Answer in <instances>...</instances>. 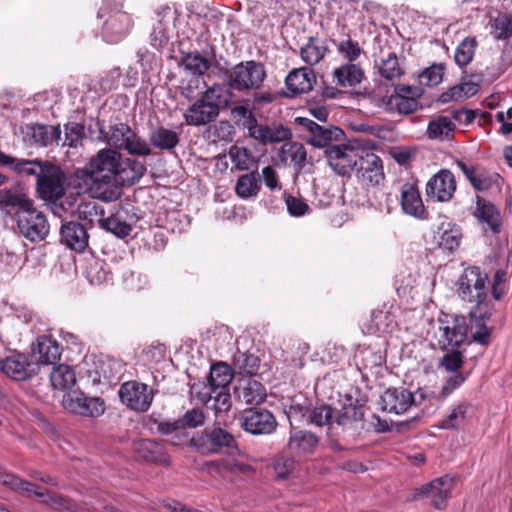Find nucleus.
Instances as JSON below:
<instances>
[{"instance_id":"1","label":"nucleus","mask_w":512,"mask_h":512,"mask_svg":"<svg viewBox=\"0 0 512 512\" xmlns=\"http://www.w3.org/2000/svg\"><path fill=\"white\" fill-rule=\"evenodd\" d=\"M121 155L116 150L102 149L75 172L78 187L88 191L92 198L105 202L115 201L120 190L115 185Z\"/></svg>"},{"instance_id":"2","label":"nucleus","mask_w":512,"mask_h":512,"mask_svg":"<svg viewBox=\"0 0 512 512\" xmlns=\"http://www.w3.org/2000/svg\"><path fill=\"white\" fill-rule=\"evenodd\" d=\"M232 92L221 84L207 87L184 112L185 122L191 126H204L214 122L221 110L232 102Z\"/></svg>"},{"instance_id":"3","label":"nucleus","mask_w":512,"mask_h":512,"mask_svg":"<svg viewBox=\"0 0 512 512\" xmlns=\"http://www.w3.org/2000/svg\"><path fill=\"white\" fill-rule=\"evenodd\" d=\"M458 297L472 306L494 305L489 299L488 274L478 266H469L459 275L456 283Z\"/></svg>"},{"instance_id":"4","label":"nucleus","mask_w":512,"mask_h":512,"mask_svg":"<svg viewBox=\"0 0 512 512\" xmlns=\"http://www.w3.org/2000/svg\"><path fill=\"white\" fill-rule=\"evenodd\" d=\"M295 123L302 131V139L314 148L328 151L332 146L342 142L345 133L334 125L322 126L306 117H297Z\"/></svg>"},{"instance_id":"5","label":"nucleus","mask_w":512,"mask_h":512,"mask_svg":"<svg viewBox=\"0 0 512 512\" xmlns=\"http://www.w3.org/2000/svg\"><path fill=\"white\" fill-rule=\"evenodd\" d=\"M107 143L132 156L145 157L152 154L150 143L125 123H119L110 128Z\"/></svg>"},{"instance_id":"6","label":"nucleus","mask_w":512,"mask_h":512,"mask_svg":"<svg viewBox=\"0 0 512 512\" xmlns=\"http://www.w3.org/2000/svg\"><path fill=\"white\" fill-rule=\"evenodd\" d=\"M266 72L256 61L241 62L227 71V85L238 92L255 90L261 87Z\"/></svg>"},{"instance_id":"7","label":"nucleus","mask_w":512,"mask_h":512,"mask_svg":"<svg viewBox=\"0 0 512 512\" xmlns=\"http://www.w3.org/2000/svg\"><path fill=\"white\" fill-rule=\"evenodd\" d=\"M468 326L464 316H445L439 319L435 338L442 350H455L466 340Z\"/></svg>"},{"instance_id":"8","label":"nucleus","mask_w":512,"mask_h":512,"mask_svg":"<svg viewBox=\"0 0 512 512\" xmlns=\"http://www.w3.org/2000/svg\"><path fill=\"white\" fill-rule=\"evenodd\" d=\"M0 483L23 496L31 497L35 495L42 498L44 503L51 504L56 509H71V503L67 498L40 490L34 484L5 471H0Z\"/></svg>"},{"instance_id":"9","label":"nucleus","mask_w":512,"mask_h":512,"mask_svg":"<svg viewBox=\"0 0 512 512\" xmlns=\"http://www.w3.org/2000/svg\"><path fill=\"white\" fill-rule=\"evenodd\" d=\"M455 486V478L450 475L438 477L415 489L414 498L427 500L436 509H444Z\"/></svg>"},{"instance_id":"10","label":"nucleus","mask_w":512,"mask_h":512,"mask_svg":"<svg viewBox=\"0 0 512 512\" xmlns=\"http://www.w3.org/2000/svg\"><path fill=\"white\" fill-rule=\"evenodd\" d=\"M363 152L339 142L326 151L325 156L333 171L341 176H349L356 169Z\"/></svg>"},{"instance_id":"11","label":"nucleus","mask_w":512,"mask_h":512,"mask_svg":"<svg viewBox=\"0 0 512 512\" xmlns=\"http://www.w3.org/2000/svg\"><path fill=\"white\" fill-rule=\"evenodd\" d=\"M65 182L64 172L50 163L37 181V192L43 200L55 202L65 195Z\"/></svg>"},{"instance_id":"12","label":"nucleus","mask_w":512,"mask_h":512,"mask_svg":"<svg viewBox=\"0 0 512 512\" xmlns=\"http://www.w3.org/2000/svg\"><path fill=\"white\" fill-rule=\"evenodd\" d=\"M20 233L31 242L44 240L49 234V224L45 215L34 204L17 219Z\"/></svg>"},{"instance_id":"13","label":"nucleus","mask_w":512,"mask_h":512,"mask_svg":"<svg viewBox=\"0 0 512 512\" xmlns=\"http://www.w3.org/2000/svg\"><path fill=\"white\" fill-rule=\"evenodd\" d=\"M62 405L68 412L86 417H99L105 411L103 400L98 397H88L78 391L65 394Z\"/></svg>"},{"instance_id":"14","label":"nucleus","mask_w":512,"mask_h":512,"mask_svg":"<svg viewBox=\"0 0 512 512\" xmlns=\"http://www.w3.org/2000/svg\"><path fill=\"white\" fill-rule=\"evenodd\" d=\"M153 396V392L147 384L137 381L125 382L119 389L121 402L139 412H145L150 408Z\"/></svg>"},{"instance_id":"15","label":"nucleus","mask_w":512,"mask_h":512,"mask_svg":"<svg viewBox=\"0 0 512 512\" xmlns=\"http://www.w3.org/2000/svg\"><path fill=\"white\" fill-rule=\"evenodd\" d=\"M203 453H219L225 448L230 455L238 453L234 436L222 428H206L198 446Z\"/></svg>"},{"instance_id":"16","label":"nucleus","mask_w":512,"mask_h":512,"mask_svg":"<svg viewBox=\"0 0 512 512\" xmlns=\"http://www.w3.org/2000/svg\"><path fill=\"white\" fill-rule=\"evenodd\" d=\"M241 426L253 435H267L275 431L277 421L274 415L266 409L250 408L241 418Z\"/></svg>"},{"instance_id":"17","label":"nucleus","mask_w":512,"mask_h":512,"mask_svg":"<svg viewBox=\"0 0 512 512\" xmlns=\"http://www.w3.org/2000/svg\"><path fill=\"white\" fill-rule=\"evenodd\" d=\"M355 171L357 178L367 186H379L385 179L382 160L373 152H363Z\"/></svg>"},{"instance_id":"18","label":"nucleus","mask_w":512,"mask_h":512,"mask_svg":"<svg viewBox=\"0 0 512 512\" xmlns=\"http://www.w3.org/2000/svg\"><path fill=\"white\" fill-rule=\"evenodd\" d=\"M456 191V181L452 172L446 169L440 170L429 179L426 184V193L429 197L439 202L451 200Z\"/></svg>"},{"instance_id":"19","label":"nucleus","mask_w":512,"mask_h":512,"mask_svg":"<svg viewBox=\"0 0 512 512\" xmlns=\"http://www.w3.org/2000/svg\"><path fill=\"white\" fill-rule=\"evenodd\" d=\"M495 311L494 305L485 307L471 306L469 318L471 323L472 338L475 342L487 345L490 340L492 329L486 325Z\"/></svg>"},{"instance_id":"20","label":"nucleus","mask_w":512,"mask_h":512,"mask_svg":"<svg viewBox=\"0 0 512 512\" xmlns=\"http://www.w3.org/2000/svg\"><path fill=\"white\" fill-rule=\"evenodd\" d=\"M413 404L412 393L403 387L388 388L380 398L382 410L397 415L406 412Z\"/></svg>"},{"instance_id":"21","label":"nucleus","mask_w":512,"mask_h":512,"mask_svg":"<svg viewBox=\"0 0 512 512\" xmlns=\"http://www.w3.org/2000/svg\"><path fill=\"white\" fill-rule=\"evenodd\" d=\"M89 234L85 225L68 221L60 229V243L75 252H83L88 246Z\"/></svg>"},{"instance_id":"22","label":"nucleus","mask_w":512,"mask_h":512,"mask_svg":"<svg viewBox=\"0 0 512 512\" xmlns=\"http://www.w3.org/2000/svg\"><path fill=\"white\" fill-rule=\"evenodd\" d=\"M132 27L130 15L117 11L109 16L102 29V36L108 43H118L125 38Z\"/></svg>"},{"instance_id":"23","label":"nucleus","mask_w":512,"mask_h":512,"mask_svg":"<svg viewBox=\"0 0 512 512\" xmlns=\"http://www.w3.org/2000/svg\"><path fill=\"white\" fill-rule=\"evenodd\" d=\"M33 204V200L21 191L7 190L0 195V212L5 216L15 215L16 220Z\"/></svg>"},{"instance_id":"24","label":"nucleus","mask_w":512,"mask_h":512,"mask_svg":"<svg viewBox=\"0 0 512 512\" xmlns=\"http://www.w3.org/2000/svg\"><path fill=\"white\" fill-rule=\"evenodd\" d=\"M250 137L263 145L288 141L292 138V132L282 124H259L251 131Z\"/></svg>"},{"instance_id":"25","label":"nucleus","mask_w":512,"mask_h":512,"mask_svg":"<svg viewBox=\"0 0 512 512\" xmlns=\"http://www.w3.org/2000/svg\"><path fill=\"white\" fill-rule=\"evenodd\" d=\"M25 137L32 145L46 147L58 143L61 139V129L59 126L29 124L25 129Z\"/></svg>"},{"instance_id":"26","label":"nucleus","mask_w":512,"mask_h":512,"mask_svg":"<svg viewBox=\"0 0 512 512\" xmlns=\"http://www.w3.org/2000/svg\"><path fill=\"white\" fill-rule=\"evenodd\" d=\"M316 83V75L310 68H296L289 72L285 84L290 92L289 96L308 93Z\"/></svg>"},{"instance_id":"27","label":"nucleus","mask_w":512,"mask_h":512,"mask_svg":"<svg viewBox=\"0 0 512 512\" xmlns=\"http://www.w3.org/2000/svg\"><path fill=\"white\" fill-rule=\"evenodd\" d=\"M33 356L40 364H56L61 357L62 347L51 336L43 335L37 338V342L32 347Z\"/></svg>"},{"instance_id":"28","label":"nucleus","mask_w":512,"mask_h":512,"mask_svg":"<svg viewBox=\"0 0 512 512\" xmlns=\"http://www.w3.org/2000/svg\"><path fill=\"white\" fill-rule=\"evenodd\" d=\"M473 413L474 406L467 400H461L452 405L448 414L440 421L438 427L446 430H457L465 425Z\"/></svg>"},{"instance_id":"29","label":"nucleus","mask_w":512,"mask_h":512,"mask_svg":"<svg viewBox=\"0 0 512 512\" xmlns=\"http://www.w3.org/2000/svg\"><path fill=\"white\" fill-rule=\"evenodd\" d=\"M401 207L404 213L418 219L426 218V209L417 187L405 183L401 187Z\"/></svg>"},{"instance_id":"30","label":"nucleus","mask_w":512,"mask_h":512,"mask_svg":"<svg viewBox=\"0 0 512 512\" xmlns=\"http://www.w3.org/2000/svg\"><path fill=\"white\" fill-rule=\"evenodd\" d=\"M234 453L231 456H234ZM208 473L213 477L225 478L229 474H246L252 471V467L248 464L239 462L234 457L221 458L216 461L206 463Z\"/></svg>"},{"instance_id":"31","label":"nucleus","mask_w":512,"mask_h":512,"mask_svg":"<svg viewBox=\"0 0 512 512\" xmlns=\"http://www.w3.org/2000/svg\"><path fill=\"white\" fill-rule=\"evenodd\" d=\"M234 392L245 404H260L266 398L264 386L257 380L246 378L239 381Z\"/></svg>"},{"instance_id":"32","label":"nucleus","mask_w":512,"mask_h":512,"mask_svg":"<svg viewBox=\"0 0 512 512\" xmlns=\"http://www.w3.org/2000/svg\"><path fill=\"white\" fill-rule=\"evenodd\" d=\"M29 361L25 354L12 353L10 356L0 360V370L11 379L25 380L28 373Z\"/></svg>"},{"instance_id":"33","label":"nucleus","mask_w":512,"mask_h":512,"mask_svg":"<svg viewBox=\"0 0 512 512\" xmlns=\"http://www.w3.org/2000/svg\"><path fill=\"white\" fill-rule=\"evenodd\" d=\"M146 171V167L139 161L132 160L122 162L115 177V185L120 190L121 186L133 185L140 180Z\"/></svg>"},{"instance_id":"34","label":"nucleus","mask_w":512,"mask_h":512,"mask_svg":"<svg viewBox=\"0 0 512 512\" xmlns=\"http://www.w3.org/2000/svg\"><path fill=\"white\" fill-rule=\"evenodd\" d=\"M134 450L139 457L146 461L159 464H167L169 461L163 447L154 440L141 439L134 443Z\"/></svg>"},{"instance_id":"35","label":"nucleus","mask_w":512,"mask_h":512,"mask_svg":"<svg viewBox=\"0 0 512 512\" xmlns=\"http://www.w3.org/2000/svg\"><path fill=\"white\" fill-rule=\"evenodd\" d=\"M474 214L481 222L486 223L492 232L498 233L500 231V212L492 203H489L483 198L477 196L476 211Z\"/></svg>"},{"instance_id":"36","label":"nucleus","mask_w":512,"mask_h":512,"mask_svg":"<svg viewBox=\"0 0 512 512\" xmlns=\"http://www.w3.org/2000/svg\"><path fill=\"white\" fill-rule=\"evenodd\" d=\"M455 128L452 115H439L428 123L427 137L432 140H449L452 138Z\"/></svg>"},{"instance_id":"37","label":"nucleus","mask_w":512,"mask_h":512,"mask_svg":"<svg viewBox=\"0 0 512 512\" xmlns=\"http://www.w3.org/2000/svg\"><path fill=\"white\" fill-rule=\"evenodd\" d=\"M364 77L363 69L354 63H346L333 71V78L342 87L358 85Z\"/></svg>"},{"instance_id":"38","label":"nucleus","mask_w":512,"mask_h":512,"mask_svg":"<svg viewBox=\"0 0 512 512\" xmlns=\"http://www.w3.org/2000/svg\"><path fill=\"white\" fill-rule=\"evenodd\" d=\"M278 156L281 162H291L297 169H302L306 164L307 151L302 143L286 142L279 149Z\"/></svg>"},{"instance_id":"39","label":"nucleus","mask_w":512,"mask_h":512,"mask_svg":"<svg viewBox=\"0 0 512 512\" xmlns=\"http://www.w3.org/2000/svg\"><path fill=\"white\" fill-rule=\"evenodd\" d=\"M318 444V438L307 431H294L291 432L288 447L296 454H307L311 453Z\"/></svg>"},{"instance_id":"40","label":"nucleus","mask_w":512,"mask_h":512,"mask_svg":"<svg viewBox=\"0 0 512 512\" xmlns=\"http://www.w3.org/2000/svg\"><path fill=\"white\" fill-rule=\"evenodd\" d=\"M150 146L160 150L171 151L179 144L177 132L165 127H157L149 134Z\"/></svg>"},{"instance_id":"41","label":"nucleus","mask_w":512,"mask_h":512,"mask_svg":"<svg viewBox=\"0 0 512 512\" xmlns=\"http://www.w3.org/2000/svg\"><path fill=\"white\" fill-rule=\"evenodd\" d=\"M438 245L441 249L452 252L459 247L462 232L459 226L451 223H442L438 229Z\"/></svg>"},{"instance_id":"42","label":"nucleus","mask_w":512,"mask_h":512,"mask_svg":"<svg viewBox=\"0 0 512 512\" xmlns=\"http://www.w3.org/2000/svg\"><path fill=\"white\" fill-rule=\"evenodd\" d=\"M50 163L47 161L26 160L18 159L13 157V161L6 166L23 176H35L37 180L41 177L47 165Z\"/></svg>"},{"instance_id":"43","label":"nucleus","mask_w":512,"mask_h":512,"mask_svg":"<svg viewBox=\"0 0 512 512\" xmlns=\"http://www.w3.org/2000/svg\"><path fill=\"white\" fill-rule=\"evenodd\" d=\"M480 85L478 82L467 80L462 81L458 85L451 87L448 91L440 95L439 101L447 103L450 101H457L462 98L474 96L479 91Z\"/></svg>"},{"instance_id":"44","label":"nucleus","mask_w":512,"mask_h":512,"mask_svg":"<svg viewBox=\"0 0 512 512\" xmlns=\"http://www.w3.org/2000/svg\"><path fill=\"white\" fill-rule=\"evenodd\" d=\"M51 385L54 389L67 390L72 388L76 383L75 372L72 368L65 364H59L54 367L50 373Z\"/></svg>"},{"instance_id":"45","label":"nucleus","mask_w":512,"mask_h":512,"mask_svg":"<svg viewBox=\"0 0 512 512\" xmlns=\"http://www.w3.org/2000/svg\"><path fill=\"white\" fill-rule=\"evenodd\" d=\"M477 191H487L492 188L500 189L503 179L497 173H490L477 166V169L470 181Z\"/></svg>"},{"instance_id":"46","label":"nucleus","mask_w":512,"mask_h":512,"mask_svg":"<svg viewBox=\"0 0 512 512\" xmlns=\"http://www.w3.org/2000/svg\"><path fill=\"white\" fill-rule=\"evenodd\" d=\"M208 391L205 393H202L200 396V399L205 402L206 404L213 400V403L211 404V407L216 411V413L219 412H226L231 407V395L228 391V388H207Z\"/></svg>"},{"instance_id":"47","label":"nucleus","mask_w":512,"mask_h":512,"mask_svg":"<svg viewBox=\"0 0 512 512\" xmlns=\"http://www.w3.org/2000/svg\"><path fill=\"white\" fill-rule=\"evenodd\" d=\"M326 52L327 46L323 40L310 38L301 48L300 56L305 63L315 65L324 58Z\"/></svg>"},{"instance_id":"48","label":"nucleus","mask_w":512,"mask_h":512,"mask_svg":"<svg viewBox=\"0 0 512 512\" xmlns=\"http://www.w3.org/2000/svg\"><path fill=\"white\" fill-rule=\"evenodd\" d=\"M260 191V184L254 173L241 175L236 182L235 192L241 199L256 197Z\"/></svg>"},{"instance_id":"49","label":"nucleus","mask_w":512,"mask_h":512,"mask_svg":"<svg viewBox=\"0 0 512 512\" xmlns=\"http://www.w3.org/2000/svg\"><path fill=\"white\" fill-rule=\"evenodd\" d=\"M232 381L230 366L225 363H217L211 367L208 388H227Z\"/></svg>"},{"instance_id":"50","label":"nucleus","mask_w":512,"mask_h":512,"mask_svg":"<svg viewBox=\"0 0 512 512\" xmlns=\"http://www.w3.org/2000/svg\"><path fill=\"white\" fill-rule=\"evenodd\" d=\"M231 119L237 126L246 129L249 136L258 123L253 112L244 105H236L231 108Z\"/></svg>"},{"instance_id":"51","label":"nucleus","mask_w":512,"mask_h":512,"mask_svg":"<svg viewBox=\"0 0 512 512\" xmlns=\"http://www.w3.org/2000/svg\"><path fill=\"white\" fill-rule=\"evenodd\" d=\"M229 157L237 170H249L254 164V157L250 150L245 147L231 146L229 149Z\"/></svg>"},{"instance_id":"52","label":"nucleus","mask_w":512,"mask_h":512,"mask_svg":"<svg viewBox=\"0 0 512 512\" xmlns=\"http://www.w3.org/2000/svg\"><path fill=\"white\" fill-rule=\"evenodd\" d=\"M363 416L360 408L353 403L351 398L347 399L340 410L337 411L334 422L338 425L345 426L353 421L361 419Z\"/></svg>"},{"instance_id":"53","label":"nucleus","mask_w":512,"mask_h":512,"mask_svg":"<svg viewBox=\"0 0 512 512\" xmlns=\"http://www.w3.org/2000/svg\"><path fill=\"white\" fill-rule=\"evenodd\" d=\"M183 67L194 75L204 74L211 66L210 61L199 53H186L181 61Z\"/></svg>"},{"instance_id":"54","label":"nucleus","mask_w":512,"mask_h":512,"mask_svg":"<svg viewBox=\"0 0 512 512\" xmlns=\"http://www.w3.org/2000/svg\"><path fill=\"white\" fill-rule=\"evenodd\" d=\"M379 73L385 79L394 80L399 78L404 71L397 56L394 53H390L381 60Z\"/></svg>"},{"instance_id":"55","label":"nucleus","mask_w":512,"mask_h":512,"mask_svg":"<svg viewBox=\"0 0 512 512\" xmlns=\"http://www.w3.org/2000/svg\"><path fill=\"white\" fill-rule=\"evenodd\" d=\"M476 41L474 38L466 37L456 48L454 60L459 67L468 65L474 56Z\"/></svg>"},{"instance_id":"56","label":"nucleus","mask_w":512,"mask_h":512,"mask_svg":"<svg viewBox=\"0 0 512 512\" xmlns=\"http://www.w3.org/2000/svg\"><path fill=\"white\" fill-rule=\"evenodd\" d=\"M307 421L316 426L330 425L334 422L333 410L329 405L315 406L309 409Z\"/></svg>"},{"instance_id":"57","label":"nucleus","mask_w":512,"mask_h":512,"mask_svg":"<svg viewBox=\"0 0 512 512\" xmlns=\"http://www.w3.org/2000/svg\"><path fill=\"white\" fill-rule=\"evenodd\" d=\"M389 106L396 109L400 114H410L418 109L419 103L414 96L404 97L392 95L389 98Z\"/></svg>"},{"instance_id":"58","label":"nucleus","mask_w":512,"mask_h":512,"mask_svg":"<svg viewBox=\"0 0 512 512\" xmlns=\"http://www.w3.org/2000/svg\"><path fill=\"white\" fill-rule=\"evenodd\" d=\"M103 227L119 238L128 236L132 230L131 226L119 215H112L103 221Z\"/></svg>"},{"instance_id":"59","label":"nucleus","mask_w":512,"mask_h":512,"mask_svg":"<svg viewBox=\"0 0 512 512\" xmlns=\"http://www.w3.org/2000/svg\"><path fill=\"white\" fill-rule=\"evenodd\" d=\"M445 67L443 64H434L419 75V83L425 86H436L443 79Z\"/></svg>"},{"instance_id":"60","label":"nucleus","mask_w":512,"mask_h":512,"mask_svg":"<svg viewBox=\"0 0 512 512\" xmlns=\"http://www.w3.org/2000/svg\"><path fill=\"white\" fill-rule=\"evenodd\" d=\"M83 137L84 127L78 123H69L65 126L63 146L77 147L81 145Z\"/></svg>"},{"instance_id":"61","label":"nucleus","mask_w":512,"mask_h":512,"mask_svg":"<svg viewBox=\"0 0 512 512\" xmlns=\"http://www.w3.org/2000/svg\"><path fill=\"white\" fill-rule=\"evenodd\" d=\"M235 364L242 372L251 376L257 373L260 360L253 354L243 353L235 357Z\"/></svg>"},{"instance_id":"62","label":"nucleus","mask_w":512,"mask_h":512,"mask_svg":"<svg viewBox=\"0 0 512 512\" xmlns=\"http://www.w3.org/2000/svg\"><path fill=\"white\" fill-rule=\"evenodd\" d=\"M205 422V415L201 408H193L188 410L181 418H179L180 426L182 429L196 428L203 425Z\"/></svg>"},{"instance_id":"63","label":"nucleus","mask_w":512,"mask_h":512,"mask_svg":"<svg viewBox=\"0 0 512 512\" xmlns=\"http://www.w3.org/2000/svg\"><path fill=\"white\" fill-rule=\"evenodd\" d=\"M338 52L350 63L357 60L361 55L359 44L351 39L342 40L337 44Z\"/></svg>"},{"instance_id":"64","label":"nucleus","mask_w":512,"mask_h":512,"mask_svg":"<svg viewBox=\"0 0 512 512\" xmlns=\"http://www.w3.org/2000/svg\"><path fill=\"white\" fill-rule=\"evenodd\" d=\"M296 468V462L292 457L279 456L274 462V470L278 478L286 479L292 475Z\"/></svg>"}]
</instances>
